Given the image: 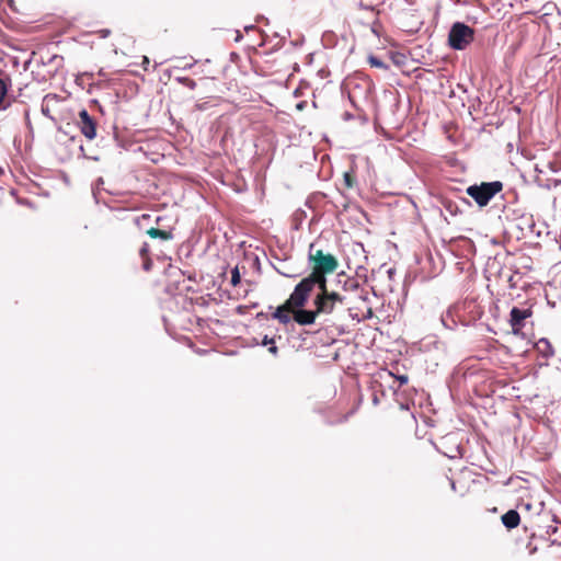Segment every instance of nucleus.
I'll return each mask as SVG.
<instances>
[{"label":"nucleus","mask_w":561,"mask_h":561,"mask_svg":"<svg viewBox=\"0 0 561 561\" xmlns=\"http://www.w3.org/2000/svg\"><path fill=\"white\" fill-rule=\"evenodd\" d=\"M139 255L142 259V267L145 271H149L152 265V260L150 257V248L147 242H145L139 249Z\"/></svg>","instance_id":"obj_11"},{"label":"nucleus","mask_w":561,"mask_h":561,"mask_svg":"<svg viewBox=\"0 0 561 561\" xmlns=\"http://www.w3.org/2000/svg\"><path fill=\"white\" fill-rule=\"evenodd\" d=\"M176 80L182 83L183 85L187 87L188 89H195L197 83L191 79V78H187V77H179L176 78Z\"/></svg>","instance_id":"obj_14"},{"label":"nucleus","mask_w":561,"mask_h":561,"mask_svg":"<svg viewBox=\"0 0 561 561\" xmlns=\"http://www.w3.org/2000/svg\"><path fill=\"white\" fill-rule=\"evenodd\" d=\"M344 181L347 187H352L354 185V176L351 173L344 174Z\"/></svg>","instance_id":"obj_18"},{"label":"nucleus","mask_w":561,"mask_h":561,"mask_svg":"<svg viewBox=\"0 0 561 561\" xmlns=\"http://www.w3.org/2000/svg\"><path fill=\"white\" fill-rule=\"evenodd\" d=\"M108 33H110V31H104L103 36L107 35Z\"/></svg>","instance_id":"obj_24"},{"label":"nucleus","mask_w":561,"mask_h":561,"mask_svg":"<svg viewBox=\"0 0 561 561\" xmlns=\"http://www.w3.org/2000/svg\"><path fill=\"white\" fill-rule=\"evenodd\" d=\"M161 221H162V217L159 216V217L156 218V224L158 226H160Z\"/></svg>","instance_id":"obj_23"},{"label":"nucleus","mask_w":561,"mask_h":561,"mask_svg":"<svg viewBox=\"0 0 561 561\" xmlns=\"http://www.w3.org/2000/svg\"><path fill=\"white\" fill-rule=\"evenodd\" d=\"M150 65V60L147 56H142V62H141V66L144 68L145 71H148V67Z\"/></svg>","instance_id":"obj_20"},{"label":"nucleus","mask_w":561,"mask_h":561,"mask_svg":"<svg viewBox=\"0 0 561 561\" xmlns=\"http://www.w3.org/2000/svg\"><path fill=\"white\" fill-rule=\"evenodd\" d=\"M501 520L507 529H514L519 525L520 516L517 511L510 510L502 515Z\"/></svg>","instance_id":"obj_9"},{"label":"nucleus","mask_w":561,"mask_h":561,"mask_svg":"<svg viewBox=\"0 0 561 561\" xmlns=\"http://www.w3.org/2000/svg\"><path fill=\"white\" fill-rule=\"evenodd\" d=\"M319 289L318 294L313 299V306L319 316L332 314L337 306H342L345 302V297L339 291L329 288L328 284L316 285Z\"/></svg>","instance_id":"obj_3"},{"label":"nucleus","mask_w":561,"mask_h":561,"mask_svg":"<svg viewBox=\"0 0 561 561\" xmlns=\"http://www.w3.org/2000/svg\"><path fill=\"white\" fill-rule=\"evenodd\" d=\"M308 262L311 266V273L295 286L290 301L294 305L304 304L306 298H309L314 290L316 285L324 286V284H328L327 275L333 273L339 266V261L333 254L316 249L313 243L309 245Z\"/></svg>","instance_id":"obj_1"},{"label":"nucleus","mask_w":561,"mask_h":561,"mask_svg":"<svg viewBox=\"0 0 561 561\" xmlns=\"http://www.w3.org/2000/svg\"><path fill=\"white\" fill-rule=\"evenodd\" d=\"M150 215L149 214H142L140 217L137 218V224L139 225L144 220H149Z\"/></svg>","instance_id":"obj_21"},{"label":"nucleus","mask_w":561,"mask_h":561,"mask_svg":"<svg viewBox=\"0 0 561 561\" xmlns=\"http://www.w3.org/2000/svg\"><path fill=\"white\" fill-rule=\"evenodd\" d=\"M77 127L81 134L88 139L93 140L96 137V121L88 113L87 110H81L76 122Z\"/></svg>","instance_id":"obj_6"},{"label":"nucleus","mask_w":561,"mask_h":561,"mask_svg":"<svg viewBox=\"0 0 561 561\" xmlns=\"http://www.w3.org/2000/svg\"><path fill=\"white\" fill-rule=\"evenodd\" d=\"M339 284H342V287L345 291H354L359 288V283L356 278L346 275L345 273H341L337 275Z\"/></svg>","instance_id":"obj_10"},{"label":"nucleus","mask_w":561,"mask_h":561,"mask_svg":"<svg viewBox=\"0 0 561 561\" xmlns=\"http://www.w3.org/2000/svg\"><path fill=\"white\" fill-rule=\"evenodd\" d=\"M473 39L474 30L463 23H455L449 31L448 43L454 49L462 50L469 46Z\"/></svg>","instance_id":"obj_5"},{"label":"nucleus","mask_w":561,"mask_h":561,"mask_svg":"<svg viewBox=\"0 0 561 561\" xmlns=\"http://www.w3.org/2000/svg\"><path fill=\"white\" fill-rule=\"evenodd\" d=\"M399 381V387H402L403 385L408 383L409 377L407 375H401L397 377Z\"/></svg>","instance_id":"obj_19"},{"label":"nucleus","mask_w":561,"mask_h":561,"mask_svg":"<svg viewBox=\"0 0 561 561\" xmlns=\"http://www.w3.org/2000/svg\"><path fill=\"white\" fill-rule=\"evenodd\" d=\"M538 346H543V352L546 355H552L553 354V350H552V346L550 344V342L547 340V339H540L539 342H538Z\"/></svg>","instance_id":"obj_15"},{"label":"nucleus","mask_w":561,"mask_h":561,"mask_svg":"<svg viewBox=\"0 0 561 561\" xmlns=\"http://www.w3.org/2000/svg\"><path fill=\"white\" fill-rule=\"evenodd\" d=\"M146 233L152 239H160L162 241H170L173 239V228L160 229L156 227L149 228Z\"/></svg>","instance_id":"obj_8"},{"label":"nucleus","mask_w":561,"mask_h":561,"mask_svg":"<svg viewBox=\"0 0 561 561\" xmlns=\"http://www.w3.org/2000/svg\"><path fill=\"white\" fill-rule=\"evenodd\" d=\"M241 282V276H240V272H239V268L238 266H236L232 271H231V285L232 286H237L239 285Z\"/></svg>","instance_id":"obj_16"},{"label":"nucleus","mask_w":561,"mask_h":561,"mask_svg":"<svg viewBox=\"0 0 561 561\" xmlns=\"http://www.w3.org/2000/svg\"><path fill=\"white\" fill-rule=\"evenodd\" d=\"M348 415L350 413L347 414H343L341 417H339V420L335 422V423H343V422H346L347 419H348Z\"/></svg>","instance_id":"obj_22"},{"label":"nucleus","mask_w":561,"mask_h":561,"mask_svg":"<svg viewBox=\"0 0 561 561\" xmlns=\"http://www.w3.org/2000/svg\"><path fill=\"white\" fill-rule=\"evenodd\" d=\"M263 344L264 345L272 344V346H270L268 351L272 354H276L277 353V347L274 345V340L273 339H268L267 336H265L264 340H263Z\"/></svg>","instance_id":"obj_17"},{"label":"nucleus","mask_w":561,"mask_h":561,"mask_svg":"<svg viewBox=\"0 0 561 561\" xmlns=\"http://www.w3.org/2000/svg\"><path fill=\"white\" fill-rule=\"evenodd\" d=\"M533 316V308L528 307L526 309H520L517 307H513L510 312V325L512 328L513 333H519L525 327V320Z\"/></svg>","instance_id":"obj_7"},{"label":"nucleus","mask_w":561,"mask_h":561,"mask_svg":"<svg viewBox=\"0 0 561 561\" xmlns=\"http://www.w3.org/2000/svg\"><path fill=\"white\" fill-rule=\"evenodd\" d=\"M368 62L370 64L371 67L387 69V65L376 56H369Z\"/></svg>","instance_id":"obj_13"},{"label":"nucleus","mask_w":561,"mask_h":561,"mask_svg":"<svg viewBox=\"0 0 561 561\" xmlns=\"http://www.w3.org/2000/svg\"><path fill=\"white\" fill-rule=\"evenodd\" d=\"M502 190L503 183L500 181L483 182L480 185L469 186L467 194L472 197L480 207H484Z\"/></svg>","instance_id":"obj_4"},{"label":"nucleus","mask_w":561,"mask_h":561,"mask_svg":"<svg viewBox=\"0 0 561 561\" xmlns=\"http://www.w3.org/2000/svg\"><path fill=\"white\" fill-rule=\"evenodd\" d=\"M9 85H10V79L9 78L7 80L0 78V106L4 102V98L7 95Z\"/></svg>","instance_id":"obj_12"},{"label":"nucleus","mask_w":561,"mask_h":561,"mask_svg":"<svg viewBox=\"0 0 561 561\" xmlns=\"http://www.w3.org/2000/svg\"><path fill=\"white\" fill-rule=\"evenodd\" d=\"M309 298H306L304 304L294 305L291 301V295L289 298L280 306H278L275 311L272 313L273 319H276L282 324H287L293 319L299 325H310L316 322L317 313L316 308L313 310H307L304 307L306 306Z\"/></svg>","instance_id":"obj_2"}]
</instances>
